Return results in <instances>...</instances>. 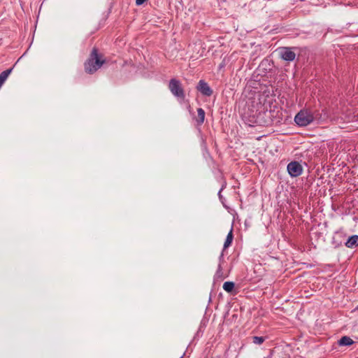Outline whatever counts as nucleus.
<instances>
[{
	"label": "nucleus",
	"mask_w": 358,
	"mask_h": 358,
	"mask_svg": "<svg viewBox=\"0 0 358 358\" xmlns=\"http://www.w3.org/2000/svg\"><path fill=\"white\" fill-rule=\"evenodd\" d=\"M320 115L317 110L313 112L309 109H302L295 115L294 122L299 127H306L319 119Z\"/></svg>",
	"instance_id": "obj_2"
},
{
	"label": "nucleus",
	"mask_w": 358,
	"mask_h": 358,
	"mask_svg": "<svg viewBox=\"0 0 358 358\" xmlns=\"http://www.w3.org/2000/svg\"><path fill=\"white\" fill-rule=\"evenodd\" d=\"M198 118L196 119L198 125H201L205 120V111L203 108H199L197 109Z\"/></svg>",
	"instance_id": "obj_9"
},
{
	"label": "nucleus",
	"mask_w": 358,
	"mask_h": 358,
	"mask_svg": "<svg viewBox=\"0 0 358 358\" xmlns=\"http://www.w3.org/2000/svg\"><path fill=\"white\" fill-rule=\"evenodd\" d=\"M147 0H136V4L137 6H141Z\"/></svg>",
	"instance_id": "obj_16"
},
{
	"label": "nucleus",
	"mask_w": 358,
	"mask_h": 358,
	"mask_svg": "<svg viewBox=\"0 0 358 358\" xmlns=\"http://www.w3.org/2000/svg\"><path fill=\"white\" fill-rule=\"evenodd\" d=\"M337 343L339 346H350L355 343V341L350 337L344 336H342Z\"/></svg>",
	"instance_id": "obj_8"
},
{
	"label": "nucleus",
	"mask_w": 358,
	"mask_h": 358,
	"mask_svg": "<svg viewBox=\"0 0 358 358\" xmlns=\"http://www.w3.org/2000/svg\"><path fill=\"white\" fill-rule=\"evenodd\" d=\"M252 342L253 343L256 344V345H261L262 344L265 339H266V337H264V336H252Z\"/></svg>",
	"instance_id": "obj_13"
},
{
	"label": "nucleus",
	"mask_w": 358,
	"mask_h": 358,
	"mask_svg": "<svg viewBox=\"0 0 358 358\" xmlns=\"http://www.w3.org/2000/svg\"><path fill=\"white\" fill-rule=\"evenodd\" d=\"M196 90L206 96H210L213 92L208 84L203 80H199L196 86Z\"/></svg>",
	"instance_id": "obj_6"
},
{
	"label": "nucleus",
	"mask_w": 358,
	"mask_h": 358,
	"mask_svg": "<svg viewBox=\"0 0 358 358\" xmlns=\"http://www.w3.org/2000/svg\"><path fill=\"white\" fill-rule=\"evenodd\" d=\"M296 49V47H281L278 49L280 57L286 62H292L296 58L294 50Z\"/></svg>",
	"instance_id": "obj_4"
},
{
	"label": "nucleus",
	"mask_w": 358,
	"mask_h": 358,
	"mask_svg": "<svg viewBox=\"0 0 358 358\" xmlns=\"http://www.w3.org/2000/svg\"><path fill=\"white\" fill-rule=\"evenodd\" d=\"M235 287V283L231 281H227L223 284V289L228 293L231 292Z\"/></svg>",
	"instance_id": "obj_12"
},
{
	"label": "nucleus",
	"mask_w": 358,
	"mask_h": 358,
	"mask_svg": "<svg viewBox=\"0 0 358 358\" xmlns=\"http://www.w3.org/2000/svg\"><path fill=\"white\" fill-rule=\"evenodd\" d=\"M222 266L221 264H220L218 265V268H217V272H216V275L217 277H220L222 275Z\"/></svg>",
	"instance_id": "obj_15"
},
{
	"label": "nucleus",
	"mask_w": 358,
	"mask_h": 358,
	"mask_svg": "<svg viewBox=\"0 0 358 358\" xmlns=\"http://www.w3.org/2000/svg\"><path fill=\"white\" fill-rule=\"evenodd\" d=\"M12 70H13V68H10L6 71H2L0 73V87H1V85L3 84L5 80L8 77V76L10 74V73L12 72Z\"/></svg>",
	"instance_id": "obj_11"
},
{
	"label": "nucleus",
	"mask_w": 358,
	"mask_h": 358,
	"mask_svg": "<svg viewBox=\"0 0 358 358\" xmlns=\"http://www.w3.org/2000/svg\"><path fill=\"white\" fill-rule=\"evenodd\" d=\"M180 358H183V356H181Z\"/></svg>",
	"instance_id": "obj_19"
},
{
	"label": "nucleus",
	"mask_w": 358,
	"mask_h": 358,
	"mask_svg": "<svg viewBox=\"0 0 358 358\" xmlns=\"http://www.w3.org/2000/svg\"><path fill=\"white\" fill-rule=\"evenodd\" d=\"M234 238L233 228H231L230 231L228 233L226 240L224 243L223 250L227 249L232 243Z\"/></svg>",
	"instance_id": "obj_10"
},
{
	"label": "nucleus",
	"mask_w": 358,
	"mask_h": 358,
	"mask_svg": "<svg viewBox=\"0 0 358 358\" xmlns=\"http://www.w3.org/2000/svg\"><path fill=\"white\" fill-rule=\"evenodd\" d=\"M345 245L349 248H355L358 246V235H352L350 236L346 242L345 243Z\"/></svg>",
	"instance_id": "obj_7"
},
{
	"label": "nucleus",
	"mask_w": 358,
	"mask_h": 358,
	"mask_svg": "<svg viewBox=\"0 0 358 358\" xmlns=\"http://www.w3.org/2000/svg\"><path fill=\"white\" fill-rule=\"evenodd\" d=\"M287 170L291 177H298L303 172L301 164L296 161L291 162L287 164Z\"/></svg>",
	"instance_id": "obj_5"
},
{
	"label": "nucleus",
	"mask_w": 358,
	"mask_h": 358,
	"mask_svg": "<svg viewBox=\"0 0 358 358\" xmlns=\"http://www.w3.org/2000/svg\"><path fill=\"white\" fill-rule=\"evenodd\" d=\"M332 243L335 245L336 248L342 245L341 241H336V237H333Z\"/></svg>",
	"instance_id": "obj_14"
},
{
	"label": "nucleus",
	"mask_w": 358,
	"mask_h": 358,
	"mask_svg": "<svg viewBox=\"0 0 358 358\" xmlns=\"http://www.w3.org/2000/svg\"><path fill=\"white\" fill-rule=\"evenodd\" d=\"M226 185H227V184H226V182H224V183L222 185V186L221 189H220V191H219V192H218V196H219L220 197L221 196V192H222V191L223 190V189L226 187Z\"/></svg>",
	"instance_id": "obj_17"
},
{
	"label": "nucleus",
	"mask_w": 358,
	"mask_h": 358,
	"mask_svg": "<svg viewBox=\"0 0 358 358\" xmlns=\"http://www.w3.org/2000/svg\"><path fill=\"white\" fill-rule=\"evenodd\" d=\"M169 89L171 92L177 98L184 99L185 92L180 80L172 78L169 81Z\"/></svg>",
	"instance_id": "obj_3"
},
{
	"label": "nucleus",
	"mask_w": 358,
	"mask_h": 358,
	"mask_svg": "<svg viewBox=\"0 0 358 358\" xmlns=\"http://www.w3.org/2000/svg\"><path fill=\"white\" fill-rule=\"evenodd\" d=\"M223 258V253H222L220 256V259H222Z\"/></svg>",
	"instance_id": "obj_18"
},
{
	"label": "nucleus",
	"mask_w": 358,
	"mask_h": 358,
	"mask_svg": "<svg viewBox=\"0 0 358 358\" xmlns=\"http://www.w3.org/2000/svg\"><path fill=\"white\" fill-rule=\"evenodd\" d=\"M103 55L99 52L97 48L94 47L89 57L84 63L85 71L89 74L94 73L106 62Z\"/></svg>",
	"instance_id": "obj_1"
}]
</instances>
